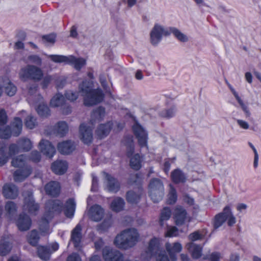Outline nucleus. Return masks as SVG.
<instances>
[{"instance_id": "nucleus-1", "label": "nucleus", "mask_w": 261, "mask_h": 261, "mask_svg": "<svg viewBox=\"0 0 261 261\" xmlns=\"http://www.w3.org/2000/svg\"><path fill=\"white\" fill-rule=\"evenodd\" d=\"M140 240V237L137 229L130 228L118 234L114 239V244L119 249L127 250L134 247Z\"/></svg>"}, {"instance_id": "nucleus-2", "label": "nucleus", "mask_w": 261, "mask_h": 261, "mask_svg": "<svg viewBox=\"0 0 261 261\" xmlns=\"http://www.w3.org/2000/svg\"><path fill=\"white\" fill-rule=\"evenodd\" d=\"M92 81H83L79 85V92L84 97V102L86 106H90L100 102L103 99L104 95L100 89H92Z\"/></svg>"}, {"instance_id": "nucleus-3", "label": "nucleus", "mask_w": 261, "mask_h": 261, "mask_svg": "<svg viewBox=\"0 0 261 261\" xmlns=\"http://www.w3.org/2000/svg\"><path fill=\"white\" fill-rule=\"evenodd\" d=\"M7 122V114L4 110L0 111V126H2ZM22 122L20 118L16 117L14 118L10 126L5 128L0 127V138L7 139L11 135L19 136L22 130Z\"/></svg>"}, {"instance_id": "nucleus-4", "label": "nucleus", "mask_w": 261, "mask_h": 261, "mask_svg": "<svg viewBox=\"0 0 261 261\" xmlns=\"http://www.w3.org/2000/svg\"><path fill=\"white\" fill-rule=\"evenodd\" d=\"M62 210V205L59 200H49L46 203L44 218L41 220L39 226L42 236L51 232L48 226V220L51 219L56 214L61 212Z\"/></svg>"}, {"instance_id": "nucleus-5", "label": "nucleus", "mask_w": 261, "mask_h": 261, "mask_svg": "<svg viewBox=\"0 0 261 261\" xmlns=\"http://www.w3.org/2000/svg\"><path fill=\"white\" fill-rule=\"evenodd\" d=\"M32 147V143L30 140L26 138L20 139L17 145L11 144L9 147V152L7 154L5 151L6 148L1 146L0 147V166L4 165L8 161L10 156L14 155L20 150L29 151Z\"/></svg>"}, {"instance_id": "nucleus-6", "label": "nucleus", "mask_w": 261, "mask_h": 261, "mask_svg": "<svg viewBox=\"0 0 261 261\" xmlns=\"http://www.w3.org/2000/svg\"><path fill=\"white\" fill-rule=\"evenodd\" d=\"M43 75V71L41 68L32 64H28L21 67L18 72L19 78L23 82H26L29 80L39 82L41 80Z\"/></svg>"}, {"instance_id": "nucleus-7", "label": "nucleus", "mask_w": 261, "mask_h": 261, "mask_svg": "<svg viewBox=\"0 0 261 261\" xmlns=\"http://www.w3.org/2000/svg\"><path fill=\"white\" fill-rule=\"evenodd\" d=\"M37 87L36 85H32L29 88L28 92L29 96L28 100L29 102L32 100H35L36 110L39 116L41 117H47L50 114V110L44 102L42 97L39 94H34L36 93Z\"/></svg>"}, {"instance_id": "nucleus-8", "label": "nucleus", "mask_w": 261, "mask_h": 261, "mask_svg": "<svg viewBox=\"0 0 261 261\" xmlns=\"http://www.w3.org/2000/svg\"><path fill=\"white\" fill-rule=\"evenodd\" d=\"M26 158L23 155H19L13 159L12 165L19 168L14 174V180L16 181H21L27 178L31 173L29 167L25 165Z\"/></svg>"}, {"instance_id": "nucleus-9", "label": "nucleus", "mask_w": 261, "mask_h": 261, "mask_svg": "<svg viewBox=\"0 0 261 261\" xmlns=\"http://www.w3.org/2000/svg\"><path fill=\"white\" fill-rule=\"evenodd\" d=\"M149 196L154 202L161 200L164 194V188L163 182L158 178L152 179L148 186Z\"/></svg>"}, {"instance_id": "nucleus-10", "label": "nucleus", "mask_w": 261, "mask_h": 261, "mask_svg": "<svg viewBox=\"0 0 261 261\" xmlns=\"http://www.w3.org/2000/svg\"><path fill=\"white\" fill-rule=\"evenodd\" d=\"M48 57L56 63H64L72 65L77 70H80L86 64V60L84 59L76 58L73 56L49 55Z\"/></svg>"}, {"instance_id": "nucleus-11", "label": "nucleus", "mask_w": 261, "mask_h": 261, "mask_svg": "<svg viewBox=\"0 0 261 261\" xmlns=\"http://www.w3.org/2000/svg\"><path fill=\"white\" fill-rule=\"evenodd\" d=\"M227 221L229 226H232L236 223V218L232 214L229 206H226L223 212L217 215L214 219V226L215 229L219 228Z\"/></svg>"}, {"instance_id": "nucleus-12", "label": "nucleus", "mask_w": 261, "mask_h": 261, "mask_svg": "<svg viewBox=\"0 0 261 261\" xmlns=\"http://www.w3.org/2000/svg\"><path fill=\"white\" fill-rule=\"evenodd\" d=\"M169 35V28H164L161 25L156 24L154 25L150 34L151 43L153 45H156L161 41L163 36Z\"/></svg>"}, {"instance_id": "nucleus-13", "label": "nucleus", "mask_w": 261, "mask_h": 261, "mask_svg": "<svg viewBox=\"0 0 261 261\" xmlns=\"http://www.w3.org/2000/svg\"><path fill=\"white\" fill-rule=\"evenodd\" d=\"M24 203L23 205V210L25 212H28L31 215H36L39 208V204L35 202L32 193L30 191L24 193Z\"/></svg>"}, {"instance_id": "nucleus-14", "label": "nucleus", "mask_w": 261, "mask_h": 261, "mask_svg": "<svg viewBox=\"0 0 261 261\" xmlns=\"http://www.w3.org/2000/svg\"><path fill=\"white\" fill-rule=\"evenodd\" d=\"M132 128L140 146L147 149L148 134L146 131L136 121Z\"/></svg>"}, {"instance_id": "nucleus-15", "label": "nucleus", "mask_w": 261, "mask_h": 261, "mask_svg": "<svg viewBox=\"0 0 261 261\" xmlns=\"http://www.w3.org/2000/svg\"><path fill=\"white\" fill-rule=\"evenodd\" d=\"M123 126V124L110 122L105 124H100L97 128L96 133L98 137L103 138L109 134L112 128H113L116 131H118L121 129Z\"/></svg>"}, {"instance_id": "nucleus-16", "label": "nucleus", "mask_w": 261, "mask_h": 261, "mask_svg": "<svg viewBox=\"0 0 261 261\" xmlns=\"http://www.w3.org/2000/svg\"><path fill=\"white\" fill-rule=\"evenodd\" d=\"M162 240L160 238H154L150 240L147 250L146 251V258L142 255V258L148 260L151 256L156 254L160 251V246L162 244Z\"/></svg>"}, {"instance_id": "nucleus-17", "label": "nucleus", "mask_w": 261, "mask_h": 261, "mask_svg": "<svg viewBox=\"0 0 261 261\" xmlns=\"http://www.w3.org/2000/svg\"><path fill=\"white\" fill-rule=\"evenodd\" d=\"M80 136L81 140L85 143L88 144L92 140V127L90 124L82 123L80 126Z\"/></svg>"}, {"instance_id": "nucleus-18", "label": "nucleus", "mask_w": 261, "mask_h": 261, "mask_svg": "<svg viewBox=\"0 0 261 261\" xmlns=\"http://www.w3.org/2000/svg\"><path fill=\"white\" fill-rule=\"evenodd\" d=\"M174 216L177 225L184 224L190 221V217L187 216L186 210L181 206H177L174 212Z\"/></svg>"}, {"instance_id": "nucleus-19", "label": "nucleus", "mask_w": 261, "mask_h": 261, "mask_svg": "<svg viewBox=\"0 0 261 261\" xmlns=\"http://www.w3.org/2000/svg\"><path fill=\"white\" fill-rule=\"evenodd\" d=\"M51 250L44 247L39 246L38 248V254L39 257L42 260H47L49 259L50 254L58 250L59 246V244L55 242L50 245Z\"/></svg>"}, {"instance_id": "nucleus-20", "label": "nucleus", "mask_w": 261, "mask_h": 261, "mask_svg": "<svg viewBox=\"0 0 261 261\" xmlns=\"http://www.w3.org/2000/svg\"><path fill=\"white\" fill-rule=\"evenodd\" d=\"M39 146L41 151L49 158H52L56 153L55 148L47 140H42Z\"/></svg>"}, {"instance_id": "nucleus-21", "label": "nucleus", "mask_w": 261, "mask_h": 261, "mask_svg": "<svg viewBox=\"0 0 261 261\" xmlns=\"http://www.w3.org/2000/svg\"><path fill=\"white\" fill-rule=\"evenodd\" d=\"M4 196L7 199H15L18 195L17 187L12 184H6L3 188Z\"/></svg>"}, {"instance_id": "nucleus-22", "label": "nucleus", "mask_w": 261, "mask_h": 261, "mask_svg": "<svg viewBox=\"0 0 261 261\" xmlns=\"http://www.w3.org/2000/svg\"><path fill=\"white\" fill-rule=\"evenodd\" d=\"M0 82L3 83L5 91L7 95L12 96L15 94L17 91V87L11 82L7 76L0 77Z\"/></svg>"}, {"instance_id": "nucleus-23", "label": "nucleus", "mask_w": 261, "mask_h": 261, "mask_svg": "<svg viewBox=\"0 0 261 261\" xmlns=\"http://www.w3.org/2000/svg\"><path fill=\"white\" fill-rule=\"evenodd\" d=\"M88 215L92 220L99 221L103 217L104 210L100 205L95 204L90 208Z\"/></svg>"}, {"instance_id": "nucleus-24", "label": "nucleus", "mask_w": 261, "mask_h": 261, "mask_svg": "<svg viewBox=\"0 0 261 261\" xmlns=\"http://www.w3.org/2000/svg\"><path fill=\"white\" fill-rule=\"evenodd\" d=\"M68 164L66 161L58 160L54 162L51 166L52 171L56 174H64L68 169Z\"/></svg>"}, {"instance_id": "nucleus-25", "label": "nucleus", "mask_w": 261, "mask_h": 261, "mask_svg": "<svg viewBox=\"0 0 261 261\" xmlns=\"http://www.w3.org/2000/svg\"><path fill=\"white\" fill-rule=\"evenodd\" d=\"M11 238L9 235L2 238L0 242V255L5 256L10 252L12 247Z\"/></svg>"}, {"instance_id": "nucleus-26", "label": "nucleus", "mask_w": 261, "mask_h": 261, "mask_svg": "<svg viewBox=\"0 0 261 261\" xmlns=\"http://www.w3.org/2000/svg\"><path fill=\"white\" fill-rule=\"evenodd\" d=\"M32 224V221L29 217L26 215L21 214L16 221V224L18 229L21 231L28 230Z\"/></svg>"}, {"instance_id": "nucleus-27", "label": "nucleus", "mask_w": 261, "mask_h": 261, "mask_svg": "<svg viewBox=\"0 0 261 261\" xmlns=\"http://www.w3.org/2000/svg\"><path fill=\"white\" fill-rule=\"evenodd\" d=\"M75 148L74 142L71 141H66L59 143L58 145V149L62 154H67L72 152Z\"/></svg>"}, {"instance_id": "nucleus-28", "label": "nucleus", "mask_w": 261, "mask_h": 261, "mask_svg": "<svg viewBox=\"0 0 261 261\" xmlns=\"http://www.w3.org/2000/svg\"><path fill=\"white\" fill-rule=\"evenodd\" d=\"M186 248L194 259H198L202 256V247L191 242L187 244Z\"/></svg>"}, {"instance_id": "nucleus-29", "label": "nucleus", "mask_w": 261, "mask_h": 261, "mask_svg": "<svg viewBox=\"0 0 261 261\" xmlns=\"http://www.w3.org/2000/svg\"><path fill=\"white\" fill-rule=\"evenodd\" d=\"M82 226L78 224L72 230L71 235V240L73 243L74 247L78 248L80 246L82 240Z\"/></svg>"}, {"instance_id": "nucleus-30", "label": "nucleus", "mask_w": 261, "mask_h": 261, "mask_svg": "<svg viewBox=\"0 0 261 261\" xmlns=\"http://www.w3.org/2000/svg\"><path fill=\"white\" fill-rule=\"evenodd\" d=\"M165 248L170 255V258H173L176 257L175 254L179 253L182 250V246L179 242L167 243L165 244Z\"/></svg>"}, {"instance_id": "nucleus-31", "label": "nucleus", "mask_w": 261, "mask_h": 261, "mask_svg": "<svg viewBox=\"0 0 261 261\" xmlns=\"http://www.w3.org/2000/svg\"><path fill=\"white\" fill-rule=\"evenodd\" d=\"M228 87L230 89V91L236 98V100L239 103L240 107H241L242 110L244 112L246 117H249L250 115V112L248 106L245 105L241 97L239 96L238 92L235 90V89L233 88V87L229 83H227Z\"/></svg>"}, {"instance_id": "nucleus-32", "label": "nucleus", "mask_w": 261, "mask_h": 261, "mask_svg": "<svg viewBox=\"0 0 261 261\" xmlns=\"http://www.w3.org/2000/svg\"><path fill=\"white\" fill-rule=\"evenodd\" d=\"M46 193L52 196H56L59 194L60 186L57 181H50L45 187Z\"/></svg>"}, {"instance_id": "nucleus-33", "label": "nucleus", "mask_w": 261, "mask_h": 261, "mask_svg": "<svg viewBox=\"0 0 261 261\" xmlns=\"http://www.w3.org/2000/svg\"><path fill=\"white\" fill-rule=\"evenodd\" d=\"M107 180V189L112 192H116L119 189V184L116 179L107 173H104Z\"/></svg>"}, {"instance_id": "nucleus-34", "label": "nucleus", "mask_w": 261, "mask_h": 261, "mask_svg": "<svg viewBox=\"0 0 261 261\" xmlns=\"http://www.w3.org/2000/svg\"><path fill=\"white\" fill-rule=\"evenodd\" d=\"M76 203L72 198L69 199L66 202L64 210L67 217L72 218L74 214Z\"/></svg>"}, {"instance_id": "nucleus-35", "label": "nucleus", "mask_w": 261, "mask_h": 261, "mask_svg": "<svg viewBox=\"0 0 261 261\" xmlns=\"http://www.w3.org/2000/svg\"><path fill=\"white\" fill-rule=\"evenodd\" d=\"M142 195V190H138L137 192L130 191L126 194V200L128 202L134 204L139 202Z\"/></svg>"}, {"instance_id": "nucleus-36", "label": "nucleus", "mask_w": 261, "mask_h": 261, "mask_svg": "<svg viewBox=\"0 0 261 261\" xmlns=\"http://www.w3.org/2000/svg\"><path fill=\"white\" fill-rule=\"evenodd\" d=\"M170 34H172L175 38L180 42H187L189 41L188 36L175 28H169Z\"/></svg>"}, {"instance_id": "nucleus-37", "label": "nucleus", "mask_w": 261, "mask_h": 261, "mask_svg": "<svg viewBox=\"0 0 261 261\" xmlns=\"http://www.w3.org/2000/svg\"><path fill=\"white\" fill-rule=\"evenodd\" d=\"M65 103V100L63 95L61 93L56 94L50 99V106L51 107L56 108L63 106Z\"/></svg>"}, {"instance_id": "nucleus-38", "label": "nucleus", "mask_w": 261, "mask_h": 261, "mask_svg": "<svg viewBox=\"0 0 261 261\" xmlns=\"http://www.w3.org/2000/svg\"><path fill=\"white\" fill-rule=\"evenodd\" d=\"M171 178L175 183L184 182L186 180L185 175L179 169H175L171 173Z\"/></svg>"}, {"instance_id": "nucleus-39", "label": "nucleus", "mask_w": 261, "mask_h": 261, "mask_svg": "<svg viewBox=\"0 0 261 261\" xmlns=\"http://www.w3.org/2000/svg\"><path fill=\"white\" fill-rule=\"evenodd\" d=\"M123 199L120 197L115 198L111 204V208L115 212H119L123 210L124 206Z\"/></svg>"}, {"instance_id": "nucleus-40", "label": "nucleus", "mask_w": 261, "mask_h": 261, "mask_svg": "<svg viewBox=\"0 0 261 261\" xmlns=\"http://www.w3.org/2000/svg\"><path fill=\"white\" fill-rule=\"evenodd\" d=\"M142 158L137 153L133 155L130 159V166L135 170H138L141 167Z\"/></svg>"}, {"instance_id": "nucleus-41", "label": "nucleus", "mask_w": 261, "mask_h": 261, "mask_svg": "<svg viewBox=\"0 0 261 261\" xmlns=\"http://www.w3.org/2000/svg\"><path fill=\"white\" fill-rule=\"evenodd\" d=\"M68 127L64 121L59 122L55 126V133L60 136H63L67 133Z\"/></svg>"}, {"instance_id": "nucleus-42", "label": "nucleus", "mask_w": 261, "mask_h": 261, "mask_svg": "<svg viewBox=\"0 0 261 261\" xmlns=\"http://www.w3.org/2000/svg\"><path fill=\"white\" fill-rule=\"evenodd\" d=\"M40 239L36 230H33L27 236V241L32 246H36Z\"/></svg>"}, {"instance_id": "nucleus-43", "label": "nucleus", "mask_w": 261, "mask_h": 261, "mask_svg": "<svg viewBox=\"0 0 261 261\" xmlns=\"http://www.w3.org/2000/svg\"><path fill=\"white\" fill-rule=\"evenodd\" d=\"M177 193L173 187L170 185V190L167 197V203L169 204H172L175 203L177 200Z\"/></svg>"}, {"instance_id": "nucleus-44", "label": "nucleus", "mask_w": 261, "mask_h": 261, "mask_svg": "<svg viewBox=\"0 0 261 261\" xmlns=\"http://www.w3.org/2000/svg\"><path fill=\"white\" fill-rule=\"evenodd\" d=\"M79 95V92L73 90H67L64 93L65 97L70 101H74L76 100Z\"/></svg>"}, {"instance_id": "nucleus-45", "label": "nucleus", "mask_w": 261, "mask_h": 261, "mask_svg": "<svg viewBox=\"0 0 261 261\" xmlns=\"http://www.w3.org/2000/svg\"><path fill=\"white\" fill-rule=\"evenodd\" d=\"M25 125L29 129L34 128L37 125L36 119L31 115H29L25 120Z\"/></svg>"}, {"instance_id": "nucleus-46", "label": "nucleus", "mask_w": 261, "mask_h": 261, "mask_svg": "<svg viewBox=\"0 0 261 261\" xmlns=\"http://www.w3.org/2000/svg\"><path fill=\"white\" fill-rule=\"evenodd\" d=\"M171 215V212L169 208L165 207L163 208L161 213V217L160 219V222L161 225H163L164 221H166L170 218Z\"/></svg>"}, {"instance_id": "nucleus-47", "label": "nucleus", "mask_w": 261, "mask_h": 261, "mask_svg": "<svg viewBox=\"0 0 261 261\" xmlns=\"http://www.w3.org/2000/svg\"><path fill=\"white\" fill-rule=\"evenodd\" d=\"M105 114V111L103 108L99 107L93 111L92 117L93 119L100 120L102 119Z\"/></svg>"}, {"instance_id": "nucleus-48", "label": "nucleus", "mask_w": 261, "mask_h": 261, "mask_svg": "<svg viewBox=\"0 0 261 261\" xmlns=\"http://www.w3.org/2000/svg\"><path fill=\"white\" fill-rule=\"evenodd\" d=\"M221 257V254L218 252H213L209 255H203V259H208L210 261H219Z\"/></svg>"}, {"instance_id": "nucleus-49", "label": "nucleus", "mask_w": 261, "mask_h": 261, "mask_svg": "<svg viewBox=\"0 0 261 261\" xmlns=\"http://www.w3.org/2000/svg\"><path fill=\"white\" fill-rule=\"evenodd\" d=\"M6 210L9 215H13L16 211V204L12 201L8 202L5 206Z\"/></svg>"}, {"instance_id": "nucleus-50", "label": "nucleus", "mask_w": 261, "mask_h": 261, "mask_svg": "<svg viewBox=\"0 0 261 261\" xmlns=\"http://www.w3.org/2000/svg\"><path fill=\"white\" fill-rule=\"evenodd\" d=\"M178 236V232L177 228L175 226H170L167 228L165 237H174Z\"/></svg>"}, {"instance_id": "nucleus-51", "label": "nucleus", "mask_w": 261, "mask_h": 261, "mask_svg": "<svg viewBox=\"0 0 261 261\" xmlns=\"http://www.w3.org/2000/svg\"><path fill=\"white\" fill-rule=\"evenodd\" d=\"M126 145L127 147V156L130 157L134 152V144L132 137L129 138V141Z\"/></svg>"}, {"instance_id": "nucleus-52", "label": "nucleus", "mask_w": 261, "mask_h": 261, "mask_svg": "<svg viewBox=\"0 0 261 261\" xmlns=\"http://www.w3.org/2000/svg\"><path fill=\"white\" fill-rule=\"evenodd\" d=\"M175 112H176L175 108L172 107L167 110L163 111L161 113V115L163 117L169 118L173 117L175 114Z\"/></svg>"}, {"instance_id": "nucleus-53", "label": "nucleus", "mask_w": 261, "mask_h": 261, "mask_svg": "<svg viewBox=\"0 0 261 261\" xmlns=\"http://www.w3.org/2000/svg\"><path fill=\"white\" fill-rule=\"evenodd\" d=\"M28 61L32 63L40 66L42 64L41 59L37 55H31L28 58Z\"/></svg>"}, {"instance_id": "nucleus-54", "label": "nucleus", "mask_w": 261, "mask_h": 261, "mask_svg": "<svg viewBox=\"0 0 261 261\" xmlns=\"http://www.w3.org/2000/svg\"><path fill=\"white\" fill-rule=\"evenodd\" d=\"M56 36L54 34H49L42 37L43 41L46 44H53L55 42Z\"/></svg>"}, {"instance_id": "nucleus-55", "label": "nucleus", "mask_w": 261, "mask_h": 261, "mask_svg": "<svg viewBox=\"0 0 261 261\" xmlns=\"http://www.w3.org/2000/svg\"><path fill=\"white\" fill-rule=\"evenodd\" d=\"M156 261H176V257L170 258V260H169L165 253H159L156 257Z\"/></svg>"}, {"instance_id": "nucleus-56", "label": "nucleus", "mask_w": 261, "mask_h": 261, "mask_svg": "<svg viewBox=\"0 0 261 261\" xmlns=\"http://www.w3.org/2000/svg\"><path fill=\"white\" fill-rule=\"evenodd\" d=\"M41 82V85L44 88H46L48 85L50 84L53 80V77L51 75H47L45 76H43Z\"/></svg>"}, {"instance_id": "nucleus-57", "label": "nucleus", "mask_w": 261, "mask_h": 261, "mask_svg": "<svg viewBox=\"0 0 261 261\" xmlns=\"http://www.w3.org/2000/svg\"><path fill=\"white\" fill-rule=\"evenodd\" d=\"M203 235L199 231H195L189 236V239L192 241H195L202 238Z\"/></svg>"}, {"instance_id": "nucleus-58", "label": "nucleus", "mask_w": 261, "mask_h": 261, "mask_svg": "<svg viewBox=\"0 0 261 261\" xmlns=\"http://www.w3.org/2000/svg\"><path fill=\"white\" fill-rule=\"evenodd\" d=\"M237 123L240 128L244 129H247L249 127V123L245 120L242 119H237Z\"/></svg>"}, {"instance_id": "nucleus-59", "label": "nucleus", "mask_w": 261, "mask_h": 261, "mask_svg": "<svg viewBox=\"0 0 261 261\" xmlns=\"http://www.w3.org/2000/svg\"><path fill=\"white\" fill-rule=\"evenodd\" d=\"M67 261H82L80 257L76 253H73L69 255Z\"/></svg>"}, {"instance_id": "nucleus-60", "label": "nucleus", "mask_w": 261, "mask_h": 261, "mask_svg": "<svg viewBox=\"0 0 261 261\" xmlns=\"http://www.w3.org/2000/svg\"><path fill=\"white\" fill-rule=\"evenodd\" d=\"M40 154L37 151L32 152L31 159L34 162H38L40 159Z\"/></svg>"}, {"instance_id": "nucleus-61", "label": "nucleus", "mask_w": 261, "mask_h": 261, "mask_svg": "<svg viewBox=\"0 0 261 261\" xmlns=\"http://www.w3.org/2000/svg\"><path fill=\"white\" fill-rule=\"evenodd\" d=\"M66 78L65 77H62L60 80H58L57 82V87L58 88H62L65 84Z\"/></svg>"}, {"instance_id": "nucleus-62", "label": "nucleus", "mask_w": 261, "mask_h": 261, "mask_svg": "<svg viewBox=\"0 0 261 261\" xmlns=\"http://www.w3.org/2000/svg\"><path fill=\"white\" fill-rule=\"evenodd\" d=\"M240 255L237 253L231 254L229 256L228 261H240Z\"/></svg>"}, {"instance_id": "nucleus-63", "label": "nucleus", "mask_w": 261, "mask_h": 261, "mask_svg": "<svg viewBox=\"0 0 261 261\" xmlns=\"http://www.w3.org/2000/svg\"><path fill=\"white\" fill-rule=\"evenodd\" d=\"M185 202H186L187 204H189L190 205H193L194 204V199L188 196H185L184 199Z\"/></svg>"}, {"instance_id": "nucleus-64", "label": "nucleus", "mask_w": 261, "mask_h": 261, "mask_svg": "<svg viewBox=\"0 0 261 261\" xmlns=\"http://www.w3.org/2000/svg\"><path fill=\"white\" fill-rule=\"evenodd\" d=\"M103 242L102 240L100 239H98L97 241L95 242V247L96 250H99L101 247L103 246Z\"/></svg>"}]
</instances>
